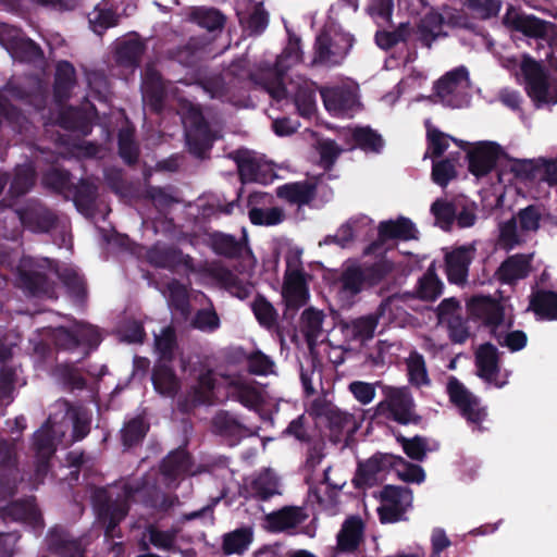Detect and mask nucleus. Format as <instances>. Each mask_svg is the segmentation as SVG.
Returning a JSON list of instances; mask_svg holds the SVG:
<instances>
[{"label":"nucleus","mask_w":557,"mask_h":557,"mask_svg":"<svg viewBox=\"0 0 557 557\" xmlns=\"http://www.w3.org/2000/svg\"><path fill=\"white\" fill-rule=\"evenodd\" d=\"M92 500L98 521L104 527L106 536L113 537L115 529L127 516L132 502L165 513L178 502V498L165 494L157 484L141 480L136 483L124 482L121 493L115 498L109 490L99 488L95 492Z\"/></svg>","instance_id":"1"},{"label":"nucleus","mask_w":557,"mask_h":557,"mask_svg":"<svg viewBox=\"0 0 557 557\" xmlns=\"http://www.w3.org/2000/svg\"><path fill=\"white\" fill-rule=\"evenodd\" d=\"M547 62L549 67L557 73V57L553 52L547 54ZM521 72L525 82L527 95L537 109L557 104V76L549 78L545 67L530 57L522 60Z\"/></svg>","instance_id":"2"},{"label":"nucleus","mask_w":557,"mask_h":557,"mask_svg":"<svg viewBox=\"0 0 557 557\" xmlns=\"http://www.w3.org/2000/svg\"><path fill=\"white\" fill-rule=\"evenodd\" d=\"M379 384L383 399L372 409L371 422L381 424L385 420H391L401 425L417 423L416 405L410 388Z\"/></svg>","instance_id":"3"},{"label":"nucleus","mask_w":557,"mask_h":557,"mask_svg":"<svg viewBox=\"0 0 557 557\" xmlns=\"http://www.w3.org/2000/svg\"><path fill=\"white\" fill-rule=\"evenodd\" d=\"M430 211L435 225L444 232H451L455 227L470 228L478 221L476 203L463 195L437 198L431 205Z\"/></svg>","instance_id":"4"},{"label":"nucleus","mask_w":557,"mask_h":557,"mask_svg":"<svg viewBox=\"0 0 557 557\" xmlns=\"http://www.w3.org/2000/svg\"><path fill=\"white\" fill-rule=\"evenodd\" d=\"M51 336L59 349L74 351L82 347L86 355L97 349L101 343L98 329L90 324H75L73 327L59 326L52 331Z\"/></svg>","instance_id":"5"},{"label":"nucleus","mask_w":557,"mask_h":557,"mask_svg":"<svg viewBox=\"0 0 557 557\" xmlns=\"http://www.w3.org/2000/svg\"><path fill=\"white\" fill-rule=\"evenodd\" d=\"M352 44L354 38L349 34L330 27L317 38L313 62L327 65L339 64L349 52Z\"/></svg>","instance_id":"6"},{"label":"nucleus","mask_w":557,"mask_h":557,"mask_svg":"<svg viewBox=\"0 0 557 557\" xmlns=\"http://www.w3.org/2000/svg\"><path fill=\"white\" fill-rule=\"evenodd\" d=\"M476 251L475 240L444 249L445 272L449 283L463 286L468 282L469 268Z\"/></svg>","instance_id":"7"},{"label":"nucleus","mask_w":557,"mask_h":557,"mask_svg":"<svg viewBox=\"0 0 557 557\" xmlns=\"http://www.w3.org/2000/svg\"><path fill=\"white\" fill-rule=\"evenodd\" d=\"M502 146L495 141H479L467 151L468 170L475 177H484L497 165L505 156Z\"/></svg>","instance_id":"8"},{"label":"nucleus","mask_w":557,"mask_h":557,"mask_svg":"<svg viewBox=\"0 0 557 557\" xmlns=\"http://www.w3.org/2000/svg\"><path fill=\"white\" fill-rule=\"evenodd\" d=\"M487 318V332L498 345L507 347L511 352L522 350L528 344V336L523 331H510L513 326V315H485Z\"/></svg>","instance_id":"9"},{"label":"nucleus","mask_w":557,"mask_h":557,"mask_svg":"<svg viewBox=\"0 0 557 557\" xmlns=\"http://www.w3.org/2000/svg\"><path fill=\"white\" fill-rule=\"evenodd\" d=\"M0 518L4 522H20L33 529L44 528L42 515L34 496L11 500L5 506L0 507Z\"/></svg>","instance_id":"10"},{"label":"nucleus","mask_w":557,"mask_h":557,"mask_svg":"<svg viewBox=\"0 0 557 557\" xmlns=\"http://www.w3.org/2000/svg\"><path fill=\"white\" fill-rule=\"evenodd\" d=\"M438 323H447L448 337L454 344H465L484 329L487 331L485 315H436Z\"/></svg>","instance_id":"11"},{"label":"nucleus","mask_w":557,"mask_h":557,"mask_svg":"<svg viewBox=\"0 0 557 557\" xmlns=\"http://www.w3.org/2000/svg\"><path fill=\"white\" fill-rule=\"evenodd\" d=\"M474 362L476 374L486 383L502 388L506 385V381L498 379L500 373V352L492 343L481 344L474 354Z\"/></svg>","instance_id":"12"},{"label":"nucleus","mask_w":557,"mask_h":557,"mask_svg":"<svg viewBox=\"0 0 557 557\" xmlns=\"http://www.w3.org/2000/svg\"><path fill=\"white\" fill-rule=\"evenodd\" d=\"M237 168L243 182H256L269 184L274 177L272 164L264 161L251 151H238L236 153Z\"/></svg>","instance_id":"13"},{"label":"nucleus","mask_w":557,"mask_h":557,"mask_svg":"<svg viewBox=\"0 0 557 557\" xmlns=\"http://www.w3.org/2000/svg\"><path fill=\"white\" fill-rule=\"evenodd\" d=\"M216 379L212 369L201 372L189 394L177 404L181 412L187 413L201 405L212 404Z\"/></svg>","instance_id":"14"},{"label":"nucleus","mask_w":557,"mask_h":557,"mask_svg":"<svg viewBox=\"0 0 557 557\" xmlns=\"http://www.w3.org/2000/svg\"><path fill=\"white\" fill-rule=\"evenodd\" d=\"M46 543L49 552L58 557H84L85 554L82 541L62 525L48 531Z\"/></svg>","instance_id":"15"},{"label":"nucleus","mask_w":557,"mask_h":557,"mask_svg":"<svg viewBox=\"0 0 557 557\" xmlns=\"http://www.w3.org/2000/svg\"><path fill=\"white\" fill-rule=\"evenodd\" d=\"M324 106L334 115H346L358 107L356 89L337 86L321 89Z\"/></svg>","instance_id":"16"},{"label":"nucleus","mask_w":557,"mask_h":557,"mask_svg":"<svg viewBox=\"0 0 557 557\" xmlns=\"http://www.w3.org/2000/svg\"><path fill=\"white\" fill-rule=\"evenodd\" d=\"M380 317L381 315H359L350 321L341 319L336 322L335 318H341V315H332L334 325L339 329L347 343L357 341L364 342L372 338Z\"/></svg>","instance_id":"17"},{"label":"nucleus","mask_w":557,"mask_h":557,"mask_svg":"<svg viewBox=\"0 0 557 557\" xmlns=\"http://www.w3.org/2000/svg\"><path fill=\"white\" fill-rule=\"evenodd\" d=\"M364 525L360 517L350 516L342 524L336 535V546L331 557H338L341 554L354 553L358 549L363 537Z\"/></svg>","instance_id":"18"},{"label":"nucleus","mask_w":557,"mask_h":557,"mask_svg":"<svg viewBox=\"0 0 557 557\" xmlns=\"http://www.w3.org/2000/svg\"><path fill=\"white\" fill-rule=\"evenodd\" d=\"M308 287L304 273L298 269H289L285 273L283 298L288 310H299L308 300Z\"/></svg>","instance_id":"19"},{"label":"nucleus","mask_w":557,"mask_h":557,"mask_svg":"<svg viewBox=\"0 0 557 557\" xmlns=\"http://www.w3.org/2000/svg\"><path fill=\"white\" fill-rule=\"evenodd\" d=\"M308 518V515L301 507L284 506L265 516L268 531L272 533L288 532L296 529Z\"/></svg>","instance_id":"20"},{"label":"nucleus","mask_w":557,"mask_h":557,"mask_svg":"<svg viewBox=\"0 0 557 557\" xmlns=\"http://www.w3.org/2000/svg\"><path fill=\"white\" fill-rule=\"evenodd\" d=\"M213 432L234 446L247 436L248 429L227 410H219L212 418Z\"/></svg>","instance_id":"21"},{"label":"nucleus","mask_w":557,"mask_h":557,"mask_svg":"<svg viewBox=\"0 0 557 557\" xmlns=\"http://www.w3.org/2000/svg\"><path fill=\"white\" fill-rule=\"evenodd\" d=\"M193 468L191 456L184 448L170 451L160 463V473L166 484L189 474Z\"/></svg>","instance_id":"22"},{"label":"nucleus","mask_w":557,"mask_h":557,"mask_svg":"<svg viewBox=\"0 0 557 557\" xmlns=\"http://www.w3.org/2000/svg\"><path fill=\"white\" fill-rule=\"evenodd\" d=\"M531 256L516 253L506 258L496 271L497 280L503 284H513L528 277L531 272Z\"/></svg>","instance_id":"23"},{"label":"nucleus","mask_w":557,"mask_h":557,"mask_svg":"<svg viewBox=\"0 0 557 557\" xmlns=\"http://www.w3.org/2000/svg\"><path fill=\"white\" fill-rule=\"evenodd\" d=\"M469 79V72L465 66H459L447 72L434 84V97L443 103L451 104V96Z\"/></svg>","instance_id":"24"},{"label":"nucleus","mask_w":557,"mask_h":557,"mask_svg":"<svg viewBox=\"0 0 557 557\" xmlns=\"http://www.w3.org/2000/svg\"><path fill=\"white\" fill-rule=\"evenodd\" d=\"M151 381L156 392L164 397L174 398L181 389V381L169 363H156Z\"/></svg>","instance_id":"25"},{"label":"nucleus","mask_w":557,"mask_h":557,"mask_svg":"<svg viewBox=\"0 0 557 557\" xmlns=\"http://www.w3.org/2000/svg\"><path fill=\"white\" fill-rule=\"evenodd\" d=\"M276 195L293 205H307L315 196V183L311 181L288 183L277 187Z\"/></svg>","instance_id":"26"},{"label":"nucleus","mask_w":557,"mask_h":557,"mask_svg":"<svg viewBox=\"0 0 557 557\" xmlns=\"http://www.w3.org/2000/svg\"><path fill=\"white\" fill-rule=\"evenodd\" d=\"M504 22L513 30L533 38H544L547 33V26L549 25V23L544 20H541L534 15L525 14H516L511 18L507 14L504 18Z\"/></svg>","instance_id":"27"},{"label":"nucleus","mask_w":557,"mask_h":557,"mask_svg":"<svg viewBox=\"0 0 557 557\" xmlns=\"http://www.w3.org/2000/svg\"><path fill=\"white\" fill-rule=\"evenodd\" d=\"M150 424L144 414H138L125 421L120 431L121 443L124 448L129 449L143 443Z\"/></svg>","instance_id":"28"},{"label":"nucleus","mask_w":557,"mask_h":557,"mask_svg":"<svg viewBox=\"0 0 557 557\" xmlns=\"http://www.w3.org/2000/svg\"><path fill=\"white\" fill-rule=\"evenodd\" d=\"M424 127L426 149L423 159H440L448 149L451 136L434 126L430 119L424 121Z\"/></svg>","instance_id":"29"},{"label":"nucleus","mask_w":557,"mask_h":557,"mask_svg":"<svg viewBox=\"0 0 557 557\" xmlns=\"http://www.w3.org/2000/svg\"><path fill=\"white\" fill-rule=\"evenodd\" d=\"M312 411L317 417L325 418L330 430L337 433L343 432L351 419L350 414L326 401H313Z\"/></svg>","instance_id":"30"},{"label":"nucleus","mask_w":557,"mask_h":557,"mask_svg":"<svg viewBox=\"0 0 557 557\" xmlns=\"http://www.w3.org/2000/svg\"><path fill=\"white\" fill-rule=\"evenodd\" d=\"M12 32L14 33L12 38L4 42V45L14 59L34 61L40 58L41 51L34 41L20 37L15 29H12Z\"/></svg>","instance_id":"31"},{"label":"nucleus","mask_w":557,"mask_h":557,"mask_svg":"<svg viewBox=\"0 0 557 557\" xmlns=\"http://www.w3.org/2000/svg\"><path fill=\"white\" fill-rule=\"evenodd\" d=\"M253 540L250 528H239L223 535L222 550L225 555L244 554Z\"/></svg>","instance_id":"32"},{"label":"nucleus","mask_w":557,"mask_h":557,"mask_svg":"<svg viewBox=\"0 0 557 557\" xmlns=\"http://www.w3.org/2000/svg\"><path fill=\"white\" fill-rule=\"evenodd\" d=\"M177 347V336L173 326H165L160 335H154V348L159 355V363L174 361Z\"/></svg>","instance_id":"33"},{"label":"nucleus","mask_w":557,"mask_h":557,"mask_svg":"<svg viewBox=\"0 0 557 557\" xmlns=\"http://www.w3.org/2000/svg\"><path fill=\"white\" fill-rule=\"evenodd\" d=\"M249 491L253 498L269 500L274 495L280 494L278 481L272 472L265 470L251 481Z\"/></svg>","instance_id":"34"},{"label":"nucleus","mask_w":557,"mask_h":557,"mask_svg":"<svg viewBox=\"0 0 557 557\" xmlns=\"http://www.w3.org/2000/svg\"><path fill=\"white\" fill-rule=\"evenodd\" d=\"M115 335L121 343L143 344L146 339L144 322L128 318L123 320L115 330Z\"/></svg>","instance_id":"35"},{"label":"nucleus","mask_w":557,"mask_h":557,"mask_svg":"<svg viewBox=\"0 0 557 557\" xmlns=\"http://www.w3.org/2000/svg\"><path fill=\"white\" fill-rule=\"evenodd\" d=\"M443 289L444 284L435 273V265L432 262L423 276L420 277V301H434L443 294Z\"/></svg>","instance_id":"36"},{"label":"nucleus","mask_w":557,"mask_h":557,"mask_svg":"<svg viewBox=\"0 0 557 557\" xmlns=\"http://www.w3.org/2000/svg\"><path fill=\"white\" fill-rule=\"evenodd\" d=\"M275 362L260 349L250 350L247 358L246 370L256 376H268L274 373Z\"/></svg>","instance_id":"37"},{"label":"nucleus","mask_w":557,"mask_h":557,"mask_svg":"<svg viewBox=\"0 0 557 557\" xmlns=\"http://www.w3.org/2000/svg\"><path fill=\"white\" fill-rule=\"evenodd\" d=\"M529 309L533 313H557V293L537 289L531 294Z\"/></svg>","instance_id":"38"},{"label":"nucleus","mask_w":557,"mask_h":557,"mask_svg":"<svg viewBox=\"0 0 557 557\" xmlns=\"http://www.w3.org/2000/svg\"><path fill=\"white\" fill-rule=\"evenodd\" d=\"M413 225L406 219L382 222L379 227V235L382 240L389 238L407 239L412 236Z\"/></svg>","instance_id":"39"},{"label":"nucleus","mask_w":557,"mask_h":557,"mask_svg":"<svg viewBox=\"0 0 557 557\" xmlns=\"http://www.w3.org/2000/svg\"><path fill=\"white\" fill-rule=\"evenodd\" d=\"M444 18L442 14L430 12L420 20V44L430 47L442 32Z\"/></svg>","instance_id":"40"},{"label":"nucleus","mask_w":557,"mask_h":557,"mask_svg":"<svg viewBox=\"0 0 557 557\" xmlns=\"http://www.w3.org/2000/svg\"><path fill=\"white\" fill-rule=\"evenodd\" d=\"M431 177L436 185L446 187L450 181L457 177L454 160L450 158L432 160Z\"/></svg>","instance_id":"41"},{"label":"nucleus","mask_w":557,"mask_h":557,"mask_svg":"<svg viewBox=\"0 0 557 557\" xmlns=\"http://www.w3.org/2000/svg\"><path fill=\"white\" fill-rule=\"evenodd\" d=\"M249 219L255 225L273 226L284 221L285 212L278 207L252 208L249 211Z\"/></svg>","instance_id":"42"},{"label":"nucleus","mask_w":557,"mask_h":557,"mask_svg":"<svg viewBox=\"0 0 557 557\" xmlns=\"http://www.w3.org/2000/svg\"><path fill=\"white\" fill-rule=\"evenodd\" d=\"M325 315H301L300 329L309 349H313L322 335V323Z\"/></svg>","instance_id":"43"},{"label":"nucleus","mask_w":557,"mask_h":557,"mask_svg":"<svg viewBox=\"0 0 557 557\" xmlns=\"http://www.w3.org/2000/svg\"><path fill=\"white\" fill-rule=\"evenodd\" d=\"M35 456H53L57 447L53 431L47 424L37 430L33 437Z\"/></svg>","instance_id":"44"},{"label":"nucleus","mask_w":557,"mask_h":557,"mask_svg":"<svg viewBox=\"0 0 557 557\" xmlns=\"http://www.w3.org/2000/svg\"><path fill=\"white\" fill-rule=\"evenodd\" d=\"M18 458L14 441L0 438V470L4 473L17 472Z\"/></svg>","instance_id":"45"},{"label":"nucleus","mask_w":557,"mask_h":557,"mask_svg":"<svg viewBox=\"0 0 557 557\" xmlns=\"http://www.w3.org/2000/svg\"><path fill=\"white\" fill-rule=\"evenodd\" d=\"M72 440L78 442L84 440L90 432L91 416L87 409L74 408L71 411Z\"/></svg>","instance_id":"46"},{"label":"nucleus","mask_w":557,"mask_h":557,"mask_svg":"<svg viewBox=\"0 0 557 557\" xmlns=\"http://www.w3.org/2000/svg\"><path fill=\"white\" fill-rule=\"evenodd\" d=\"M377 460L371 456L364 462H359L354 483L356 486H372L377 480L379 471Z\"/></svg>","instance_id":"47"},{"label":"nucleus","mask_w":557,"mask_h":557,"mask_svg":"<svg viewBox=\"0 0 557 557\" xmlns=\"http://www.w3.org/2000/svg\"><path fill=\"white\" fill-rule=\"evenodd\" d=\"M91 29L101 35L109 27L117 24V16L108 9L96 7L88 15Z\"/></svg>","instance_id":"48"},{"label":"nucleus","mask_w":557,"mask_h":557,"mask_svg":"<svg viewBox=\"0 0 557 557\" xmlns=\"http://www.w3.org/2000/svg\"><path fill=\"white\" fill-rule=\"evenodd\" d=\"M236 389V399L246 408L255 409L262 403L261 395L257 388L240 381L230 383Z\"/></svg>","instance_id":"49"},{"label":"nucleus","mask_w":557,"mask_h":557,"mask_svg":"<svg viewBox=\"0 0 557 557\" xmlns=\"http://www.w3.org/2000/svg\"><path fill=\"white\" fill-rule=\"evenodd\" d=\"M467 313H504L503 307L491 296L474 295L467 302Z\"/></svg>","instance_id":"50"},{"label":"nucleus","mask_w":557,"mask_h":557,"mask_svg":"<svg viewBox=\"0 0 557 557\" xmlns=\"http://www.w3.org/2000/svg\"><path fill=\"white\" fill-rule=\"evenodd\" d=\"M352 137L356 144L364 150L380 151L383 147L381 135L369 127H357L352 131Z\"/></svg>","instance_id":"51"},{"label":"nucleus","mask_w":557,"mask_h":557,"mask_svg":"<svg viewBox=\"0 0 557 557\" xmlns=\"http://www.w3.org/2000/svg\"><path fill=\"white\" fill-rule=\"evenodd\" d=\"M364 285V273L359 268L348 269L342 278V296L348 297L357 294Z\"/></svg>","instance_id":"52"},{"label":"nucleus","mask_w":557,"mask_h":557,"mask_svg":"<svg viewBox=\"0 0 557 557\" xmlns=\"http://www.w3.org/2000/svg\"><path fill=\"white\" fill-rule=\"evenodd\" d=\"M143 52L144 46L139 40L131 39L124 41L117 48V61L126 65L135 64L141 57Z\"/></svg>","instance_id":"53"},{"label":"nucleus","mask_w":557,"mask_h":557,"mask_svg":"<svg viewBox=\"0 0 557 557\" xmlns=\"http://www.w3.org/2000/svg\"><path fill=\"white\" fill-rule=\"evenodd\" d=\"M194 20L209 30L222 27L224 23L223 15L215 9L198 8L193 12Z\"/></svg>","instance_id":"54"},{"label":"nucleus","mask_w":557,"mask_h":557,"mask_svg":"<svg viewBox=\"0 0 557 557\" xmlns=\"http://www.w3.org/2000/svg\"><path fill=\"white\" fill-rule=\"evenodd\" d=\"M34 183V169L29 164L18 166L11 184V193L14 195L25 194Z\"/></svg>","instance_id":"55"},{"label":"nucleus","mask_w":557,"mask_h":557,"mask_svg":"<svg viewBox=\"0 0 557 557\" xmlns=\"http://www.w3.org/2000/svg\"><path fill=\"white\" fill-rule=\"evenodd\" d=\"M518 221L523 232H536L540 228L542 213L540 207L529 205L518 212Z\"/></svg>","instance_id":"56"},{"label":"nucleus","mask_w":557,"mask_h":557,"mask_svg":"<svg viewBox=\"0 0 557 557\" xmlns=\"http://www.w3.org/2000/svg\"><path fill=\"white\" fill-rule=\"evenodd\" d=\"M511 171L513 172L517 178H520L522 181H539L541 171L540 161L518 160L512 164Z\"/></svg>","instance_id":"57"},{"label":"nucleus","mask_w":557,"mask_h":557,"mask_svg":"<svg viewBox=\"0 0 557 557\" xmlns=\"http://www.w3.org/2000/svg\"><path fill=\"white\" fill-rule=\"evenodd\" d=\"M447 393L449 400L458 408L461 406H468L469 400L473 397L465 385L455 376H450L448 380Z\"/></svg>","instance_id":"58"},{"label":"nucleus","mask_w":557,"mask_h":557,"mask_svg":"<svg viewBox=\"0 0 557 557\" xmlns=\"http://www.w3.org/2000/svg\"><path fill=\"white\" fill-rule=\"evenodd\" d=\"M16 370L10 366H2L0 368V399H12V394L15 388Z\"/></svg>","instance_id":"59"},{"label":"nucleus","mask_w":557,"mask_h":557,"mask_svg":"<svg viewBox=\"0 0 557 557\" xmlns=\"http://www.w3.org/2000/svg\"><path fill=\"white\" fill-rule=\"evenodd\" d=\"M499 240L503 244V247L507 250L519 245L520 238L517 232V220L515 218H511L502 224L499 230Z\"/></svg>","instance_id":"60"},{"label":"nucleus","mask_w":557,"mask_h":557,"mask_svg":"<svg viewBox=\"0 0 557 557\" xmlns=\"http://www.w3.org/2000/svg\"><path fill=\"white\" fill-rule=\"evenodd\" d=\"M349 392L362 405L370 404L375 397V384L354 381L348 386Z\"/></svg>","instance_id":"61"},{"label":"nucleus","mask_w":557,"mask_h":557,"mask_svg":"<svg viewBox=\"0 0 557 557\" xmlns=\"http://www.w3.org/2000/svg\"><path fill=\"white\" fill-rule=\"evenodd\" d=\"M393 471L404 482H418V465L408 462L401 456H396Z\"/></svg>","instance_id":"62"},{"label":"nucleus","mask_w":557,"mask_h":557,"mask_svg":"<svg viewBox=\"0 0 557 557\" xmlns=\"http://www.w3.org/2000/svg\"><path fill=\"white\" fill-rule=\"evenodd\" d=\"M468 7L478 12L481 17L490 18L496 16L502 8L500 0H468Z\"/></svg>","instance_id":"63"},{"label":"nucleus","mask_w":557,"mask_h":557,"mask_svg":"<svg viewBox=\"0 0 557 557\" xmlns=\"http://www.w3.org/2000/svg\"><path fill=\"white\" fill-rule=\"evenodd\" d=\"M243 24L252 34H260L268 25V14L261 5H257Z\"/></svg>","instance_id":"64"}]
</instances>
